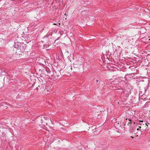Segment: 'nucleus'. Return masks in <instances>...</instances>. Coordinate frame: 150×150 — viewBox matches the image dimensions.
<instances>
[{"label":"nucleus","instance_id":"f257e3e1","mask_svg":"<svg viewBox=\"0 0 150 150\" xmlns=\"http://www.w3.org/2000/svg\"><path fill=\"white\" fill-rule=\"evenodd\" d=\"M14 47L16 49L18 48L22 51L24 52L25 51L27 45L23 43H16L14 45Z\"/></svg>","mask_w":150,"mask_h":150},{"label":"nucleus","instance_id":"f03ea898","mask_svg":"<svg viewBox=\"0 0 150 150\" xmlns=\"http://www.w3.org/2000/svg\"><path fill=\"white\" fill-rule=\"evenodd\" d=\"M53 74L52 75H50L52 76H53L52 79L54 80H56L58 78V76H59L60 74V71H56L55 70H53Z\"/></svg>","mask_w":150,"mask_h":150},{"label":"nucleus","instance_id":"7ed1b4c3","mask_svg":"<svg viewBox=\"0 0 150 150\" xmlns=\"http://www.w3.org/2000/svg\"><path fill=\"white\" fill-rule=\"evenodd\" d=\"M136 128L135 127H130L129 129V132L131 134H135V132Z\"/></svg>","mask_w":150,"mask_h":150},{"label":"nucleus","instance_id":"20e7f679","mask_svg":"<svg viewBox=\"0 0 150 150\" xmlns=\"http://www.w3.org/2000/svg\"><path fill=\"white\" fill-rule=\"evenodd\" d=\"M17 48V49L16 50V54L17 55H22L23 52L18 48Z\"/></svg>","mask_w":150,"mask_h":150},{"label":"nucleus","instance_id":"39448f33","mask_svg":"<svg viewBox=\"0 0 150 150\" xmlns=\"http://www.w3.org/2000/svg\"><path fill=\"white\" fill-rule=\"evenodd\" d=\"M53 69H52L51 71L50 72V73H49V74H46L45 73L44 74H45V76H48L49 78H51L52 79V78H53V76H52L50 75H52L53 74Z\"/></svg>","mask_w":150,"mask_h":150},{"label":"nucleus","instance_id":"423d86ee","mask_svg":"<svg viewBox=\"0 0 150 150\" xmlns=\"http://www.w3.org/2000/svg\"><path fill=\"white\" fill-rule=\"evenodd\" d=\"M44 71H45V72H44V74H46V73H47V74H49V73H50V72L51 71H50V70L48 68H47L45 69H44Z\"/></svg>","mask_w":150,"mask_h":150},{"label":"nucleus","instance_id":"0eeeda50","mask_svg":"<svg viewBox=\"0 0 150 150\" xmlns=\"http://www.w3.org/2000/svg\"><path fill=\"white\" fill-rule=\"evenodd\" d=\"M45 86V85L44 84H41L40 85H39V87L40 88L41 90H44Z\"/></svg>","mask_w":150,"mask_h":150},{"label":"nucleus","instance_id":"6e6552de","mask_svg":"<svg viewBox=\"0 0 150 150\" xmlns=\"http://www.w3.org/2000/svg\"><path fill=\"white\" fill-rule=\"evenodd\" d=\"M41 123L42 124L43 123V125H45V124L47 125V123L46 122H45V120H44V119H43V117H42H42H41Z\"/></svg>","mask_w":150,"mask_h":150},{"label":"nucleus","instance_id":"1a4fd4ad","mask_svg":"<svg viewBox=\"0 0 150 150\" xmlns=\"http://www.w3.org/2000/svg\"><path fill=\"white\" fill-rule=\"evenodd\" d=\"M144 107L147 108L150 106V102H148L146 103L144 105Z\"/></svg>","mask_w":150,"mask_h":150},{"label":"nucleus","instance_id":"9d476101","mask_svg":"<svg viewBox=\"0 0 150 150\" xmlns=\"http://www.w3.org/2000/svg\"><path fill=\"white\" fill-rule=\"evenodd\" d=\"M129 122H128V125L129 126V127H130L131 125V124H132V122H131V120H129Z\"/></svg>","mask_w":150,"mask_h":150},{"label":"nucleus","instance_id":"9b49d317","mask_svg":"<svg viewBox=\"0 0 150 150\" xmlns=\"http://www.w3.org/2000/svg\"><path fill=\"white\" fill-rule=\"evenodd\" d=\"M49 46V45H48V44H45L43 45V46H44V47H45V48H47V47H48Z\"/></svg>","mask_w":150,"mask_h":150},{"label":"nucleus","instance_id":"f8f14e48","mask_svg":"<svg viewBox=\"0 0 150 150\" xmlns=\"http://www.w3.org/2000/svg\"><path fill=\"white\" fill-rule=\"evenodd\" d=\"M43 117V119H44L45 121V120H49V119L47 117Z\"/></svg>","mask_w":150,"mask_h":150},{"label":"nucleus","instance_id":"ddd939ff","mask_svg":"<svg viewBox=\"0 0 150 150\" xmlns=\"http://www.w3.org/2000/svg\"><path fill=\"white\" fill-rule=\"evenodd\" d=\"M39 71H41V72L42 73L45 72V71H44V70H42L41 69H39Z\"/></svg>","mask_w":150,"mask_h":150},{"label":"nucleus","instance_id":"4468645a","mask_svg":"<svg viewBox=\"0 0 150 150\" xmlns=\"http://www.w3.org/2000/svg\"><path fill=\"white\" fill-rule=\"evenodd\" d=\"M5 72L4 71H3L1 72V75H5Z\"/></svg>","mask_w":150,"mask_h":150},{"label":"nucleus","instance_id":"2eb2a0df","mask_svg":"<svg viewBox=\"0 0 150 150\" xmlns=\"http://www.w3.org/2000/svg\"><path fill=\"white\" fill-rule=\"evenodd\" d=\"M77 64H74V67L75 68V67H77Z\"/></svg>","mask_w":150,"mask_h":150},{"label":"nucleus","instance_id":"dca6fc26","mask_svg":"<svg viewBox=\"0 0 150 150\" xmlns=\"http://www.w3.org/2000/svg\"><path fill=\"white\" fill-rule=\"evenodd\" d=\"M137 130H138V131H139V130H140V129L139 128H137Z\"/></svg>","mask_w":150,"mask_h":150},{"label":"nucleus","instance_id":"f3484780","mask_svg":"<svg viewBox=\"0 0 150 150\" xmlns=\"http://www.w3.org/2000/svg\"><path fill=\"white\" fill-rule=\"evenodd\" d=\"M132 137V138H134V137H133V136H131V137Z\"/></svg>","mask_w":150,"mask_h":150},{"label":"nucleus","instance_id":"a211bd4d","mask_svg":"<svg viewBox=\"0 0 150 150\" xmlns=\"http://www.w3.org/2000/svg\"><path fill=\"white\" fill-rule=\"evenodd\" d=\"M70 69L72 70V67H71V66L70 67Z\"/></svg>","mask_w":150,"mask_h":150},{"label":"nucleus","instance_id":"6ab92c4d","mask_svg":"<svg viewBox=\"0 0 150 150\" xmlns=\"http://www.w3.org/2000/svg\"><path fill=\"white\" fill-rule=\"evenodd\" d=\"M43 43V42H40V43Z\"/></svg>","mask_w":150,"mask_h":150},{"label":"nucleus","instance_id":"aec40b11","mask_svg":"<svg viewBox=\"0 0 150 150\" xmlns=\"http://www.w3.org/2000/svg\"><path fill=\"white\" fill-rule=\"evenodd\" d=\"M139 127V128H141V127Z\"/></svg>","mask_w":150,"mask_h":150},{"label":"nucleus","instance_id":"412c9836","mask_svg":"<svg viewBox=\"0 0 150 150\" xmlns=\"http://www.w3.org/2000/svg\"><path fill=\"white\" fill-rule=\"evenodd\" d=\"M96 81V82H98V80H97Z\"/></svg>","mask_w":150,"mask_h":150},{"label":"nucleus","instance_id":"4be33fe9","mask_svg":"<svg viewBox=\"0 0 150 150\" xmlns=\"http://www.w3.org/2000/svg\"><path fill=\"white\" fill-rule=\"evenodd\" d=\"M102 83V82H100V83H101V84L102 83Z\"/></svg>","mask_w":150,"mask_h":150},{"label":"nucleus","instance_id":"5701e85b","mask_svg":"<svg viewBox=\"0 0 150 150\" xmlns=\"http://www.w3.org/2000/svg\"><path fill=\"white\" fill-rule=\"evenodd\" d=\"M146 125H147V126H148L146 124Z\"/></svg>","mask_w":150,"mask_h":150},{"label":"nucleus","instance_id":"b1692460","mask_svg":"<svg viewBox=\"0 0 150 150\" xmlns=\"http://www.w3.org/2000/svg\"><path fill=\"white\" fill-rule=\"evenodd\" d=\"M124 91V92H125V91Z\"/></svg>","mask_w":150,"mask_h":150}]
</instances>
